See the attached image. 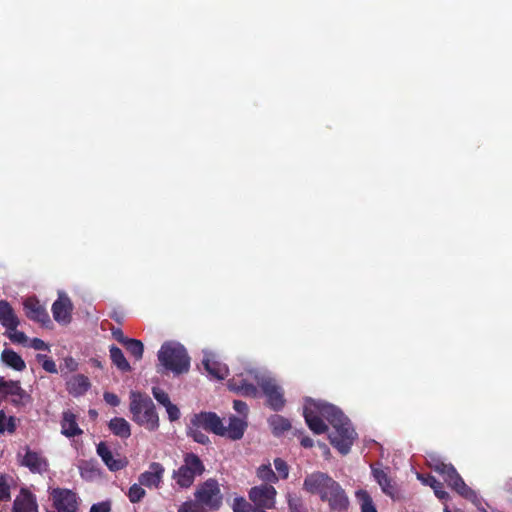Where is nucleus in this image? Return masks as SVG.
<instances>
[{
	"mask_svg": "<svg viewBox=\"0 0 512 512\" xmlns=\"http://www.w3.org/2000/svg\"><path fill=\"white\" fill-rule=\"evenodd\" d=\"M88 413H89L90 418H92V419H95L98 416L97 411L94 409H90Z\"/></svg>",
	"mask_w": 512,
	"mask_h": 512,
	"instance_id": "obj_57",
	"label": "nucleus"
},
{
	"mask_svg": "<svg viewBox=\"0 0 512 512\" xmlns=\"http://www.w3.org/2000/svg\"><path fill=\"white\" fill-rule=\"evenodd\" d=\"M164 473L165 468L161 463L152 462L149 465V470L144 471L139 475L138 482L140 485L149 489L160 488L163 482Z\"/></svg>",
	"mask_w": 512,
	"mask_h": 512,
	"instance_id": "obj_14",
	"label": "nucleus"
},
{
	"mask_svg": "<svg viewBox=\"0 0 512 512\" xmlns=\"http://www.w3.org/2000/svg\"><path fill=\"white\" fill-rule=\"evenodd\" d=\"M248 496L255 506L254 510L260 512L275 507L277 491L272 485L261 484L252 487L249 490Z\"/></svg>",
	"mask_w": 512,
	"mask_h": 512,
	"instance_id": "obj_9",
	"label": "nucleus"
},
{
	"mask_svg": "<svg viewBox=\"0 0 512 512\" xmlns=\"http://www.w3.org/2000/svg\"><path fill=\"white\" fill-rule=\"evenodd\" d=\"M1 361L8 367L16 370L23 371L26 368L25 361L22 357L12 349H4L1 353Z\"/></svg>",
	"mask_w": 512,
	"mask_h": 512,
	"instance_id": "obj_25",
	"label": "nucleus"
},
{
	"mask_svg": "<svg viewBox=\"0 0 512 512\" xmlns=\"http://www.w3.org/2000/svg\"><path fill=\"white\" fill-rule=\"evenodd\" d=\"M430 468L438 473L444 480V482L460 496L468 500L476 498V493L472 490L463 478L457 472L456 468L451 463H445L439 458L433 457L429 462Z\"/></svg>",
	"mask_w": 512,
	"mask_h": 512,
	"instance_id": "obj_6",
	"label": "nucleus"
},
{
	"mask_svg": "<svg viewBox=\"0 0 512 512\" xmlns=\"http://www.w3.org/2000/svg\"><path fill=\"white\" fill-rule=\"evenodd\" d=\"M274 466L277 471V476L281 479H287L289 475V466L281 458L274 459Z\"/></svg>",
	"mask_w": 512,
	"mask_h": 512,
	"instance_id": "obj_39",
	"label": "nucleus"
},
{
	"mask_svg": "<svg viewBox=\"0 0 512 512\" xmlns=\"http://www.w3.org/2000/svg\"><path fill=\"white\" fill-rule=\"evenodd\" d=\"M51 310L54 320L59 324L67 325L71 322L73 303L65 292H58V298L52 304Z\"/></svg>",
	"mask_w": 512,
	"mask_h": 512,
	"instance_id": "obj_11",
	"label": "nucleus"
},
{
	"mask_svg": "<svg viewBox=\"0 0 512 512\" xmlns=\"http://www.w3.org/2000/svg\"><path fill=\"white\" fill-rule=\"evenodd\" d=\"M109 352H110V358H111L112 363L120 371H122V372L131 371V366H130L129 362L127 361V359L125 358L122 350L119 347L112 345L109 349Z\"/></svg>",
	"mask_w": 512,
	"mask_h": 512,
	"instance_id": "obj_29",
	"label": "nucleus"
},
{
	"mask_svg": "<svg viewBox=\"0 0 512 512\" xmlns=\"http://www.w3.org/2000/svg\"><path fill=\"white\" fill-rule=\"evenodd\" d=\"M247 428V422L236 416L229 418V425L225 427V436L231 440H239L243 437Z\"/></svg>",
	"mask_w": 512,
	"mask_h": 512,
	"instance_id": "obj_24",
	"label": "nucleus"
},
{
	"mask_svg": "<svg viewBox=\"0 0 512 512\" xmlns=\"http://www.w3.org/2000/svg\"><path fill=\"white\" fill-rule=\"evenodd\" d=\"M91 387L90 380L83 374H76L66 382L68 393L74 397L84 395Z\"/></svg>",
	"mask_w": 512,
	"mask_h": 512,
	"instance_id": "obj_20",
	"label": "nucleus"
},
{
	"mask_svg": "<svg viewBox=\"0 0 512 512\" xmlns=\"http://www.w3.org/2000/svg\"><path fill=\"white\" fill-rule=\"evenodd\" d=\"M90 512H110V505L105 502L93 504Z\"/></svg>",
	"mask_w": 512,
	"mask_h": 512,
	"instance_id": "obj_51",
	"label": "nucleus"
},
{
	"mask_svg": "<svg viewBox=\"0 0 512 512\" xmlns=\"http://www.w3.org/2000/svg\"><path fill=\"white\" fill-rule=\"evenodd\" d=\"M158 360L165 370L175 375L187 373L190 368V357L186 349L176 342H165L158 351Z\"/></svg>",
	"mask_w": 512,
	"mask_h": 512,
	"instance_id": "obj_4",
	"label": "nucleus"
},
{
	"mask_svg": "<svg viewBox=\"0 0 512 512\" xmlns=\"http://www.w3.org/2000/svg\"><path fill=\"white\" fill-rule=\"evenodd\" d=\"M303 490L327 502L332 512H344L348 509L349 499L345 490L327 473L315 471L308 474L303 481Z\"/></svg>",
	"mask_w": 512,
	"mask_h": 512,
	"instance_id": "obj_1",
	"label": "nucleus"
},
{
	"mask_svg": "<svg viewBox=\"0 0 512 512\" xmlns=\"http://www.w3.org/2000/svg\"><path fill=\"white\" fill-rule=\"evenodd\" d=\"M205 472V465L201 458L193 453H185L183 455L182 464L178 469L173 470L172 479L180 489H189L193 486L196 477L201 476Z\"/></svg>",
	"mask_w": 512,
	"mask_h": 512,
	"instance_id": "obj_7",
	"label": "nucleus"
},
{
	"mask_svg": "<svg viewBox=\"0 0 512 512\" xmlns=\"http://www.w3.org/2000/svg\"><path fill=\"white\" fill-rule=\"evenodd\" d=\"M260 386L267 397L268 406L274 411H280L285 405V399L281 387L271 379L263 380Z\"/></svg>",
	"mask_w": 512,
	"mask_h": 512,
	"instance_id": "obj_12",
	"label": "nucleus"
},
{
	"mask_svg": "<svg viewBox=\"0 0 512 512\" xmlns=\"http://www.w3.org/2000/svg\"><path fill=\"white\" fill-rule=\"evenodd\" d=\"M142 486L139 482L130 486L127 497L131 503H139L146 496V491Z\"/></svg>",
	"mask_w": 512,
	"mask_h": 512,
	"instance_id": "obj_37",
	"label": "nucleus"
},
{
	"mask_svg": "<svg viewBox=\"0 0 512 512\" xmlns=\"http://www.w3.org/2000/svg\"><path fill=\"white\" fill-rule=\"evenodd\" d=\"M177 512H207L206 509L200 507L198 502H193L192 500L183 502Z\"/></svg>",
	"mask_w": 512,
	"mask_h": 512,
	"instance_id": "obj_43",
	"label": "nucleus"
},
{
	"mask_svg": "<svg viewBox=\"0 0 512 512\" xmlns=\"http://www.w3.org/2000/svg\"><path fill=\"white\" fill-rule=\"evenodd\" d=\"M268 424L275 436H280L291 428L290 421L279 414L270 416L268 419Z\"/></svg>",
	"mask_w": 512,
	"mask_h": 512,
	"instance_id": "obj_28",
	"label": "nucleus"
},
{
	"mask_svg": "<svg viewBox=\"0 0 512 512\" xmlns=\"http://www.w3.org/2000/svg\"><path fill=\"white\" fill-rule=\"evenodd\" d=\"M25 315L32 321L47 326L51 323L49 314L36 297L27 298L24 303Z\"/></svg>",
	"mask_w": 512,
	"mask_h": 512,
	"instance_id": "obj_15",
	"label": "nucleus"
},
{
	"mask_svg": "<svg viewBox=\"0 0 512 512\" xmlns=\"http://www.w3.org/2000/svg\"><path fill=\"white\" fill-rule=\"evenodd\" d=\"M192 501L198 502V505L206 510H219L223 504V494L218 481L209 478L200 483L194 491V500Z\"/></svg>",
	"mask_w": 512,
	"mask_h": 512,
	"instance_id": "obj_8",
	"label": "nucleus"
},
{
	"mask_svg": "<svg viewBox=\"0 0 512 512\" xmlns=\"http://www.w3.org/2000/svg\"><path fill=\"white\" fill-rule=\"evenodd\" d=\"M111 318L117 321L118 323H121L122 317L117 312H114Z\"/></svg>",
	"mask_w": 512,
	"mask_h": 512,
	"instance_id": "obj_55",
	"label": "nucleus"
},
{
	"mask_svg": "<svg viewBox=\"0 0 512 512\" xmlns=\"http://www.w3.org/2000/svg\"><path fill=\"white\" fill-rule=\"evenodd\" d=\"M193 423L198 428H203L219 436H225V426L221 418L214 412H201L195 416Z\"/></svg>",
	"mask_w": 512,
	"mask_h": 512,
	"instance_id": "obj_13",
	"label": "nucleus"
},
{
	"mask_svg": "<svg viewBox=\"0 0 512 512\" xmlns=\"http://www.w3.org/2000/svg\"><path fill=\"white\" fill-rule=\"evenodd\" d=\"M330 424L333 428L329 434L331 445L341 454H348L357 436L349 419L337 408Z\"/></svg>",
	"mask_w": 512,
	"mask_h": 512,
	"instance_id": "obj_3",
	"label": "nucleus"
},
{
	"mask_svg": "<svg viewBox=\"0 0 512 512\" xmlns=\"http://www.w3.org/2000/svg\"><path fill=\"white\" fill-rule=\"evenodd\" d=\"M96 470L90 466V464L86 463L84 466L80 467V473L82 477H86L87 475H92Z\"/></svg>",
	"mask_w": 512,
	"mask_h": 512,
	"instance_id": "obj_52",
	"label": "nucleus"
},
{
	"mask_svg": "<svg viewBox=\"0 0 512 512\" xmlns=\"http://www.w3.org/2000/svg\"><path fill=\"white\" fill-rule=\"evenodd\" d=\"M30 346L35 350H49V346L40 338H33Z\"/></svg>",
	"mask_w": 512,
	"mask_h": 512,
	"instance_id": "obj_48",
	"label": "nucleus"
},
{
	"mask_svg": "<svg viewBox=\"0 0 512 512\" xmlns=\"http://www.w3.org/2000/svg\"><path fill=\"white\" fill-rule=\"evenodd\" d=\"M64 365L69 372H74L78 369V363L72 357H66L64 359Z\"/></svg>",
	"mask_w": 512,
	"mask_h": 512,
	"instance_id": "obj_50",
	"label": "nucleus"
},
{
	"mask_svg": "<svg viewBox=\"0 0 512 512\" xmlns=\"http://www.w3.org/2000/svg\"><path fill=\"white\" fill-rule=\"evenodd\" d=\"M165 409H166V412L168 414V419L171 421V422H175L177 420L180 419L181 417V412L179 410V408L173 404L172 402L170 404H168L167 406H165Z\"/></svg>",
	"mask_w": 512,
	"mask_h": 512,
	"instance_id": "obj_44",
	"label": "nucleus"
},
{
	"mask_svg": "<svg viewBox=\"0 0 512 512\" xmlns=\"http://www.w3.org/2000/svg\"><path fill=\"white\" fill-rule=\"evenodd\" d=\"M103 398H104L105 402L107 404H109L110 406L116 407L120 404L119 397L112 392H105L103 395Z\"/></svg>",
	"mask_w": 512,
	"mask_h": 512,
	"instance_id": "obj_46",
	"label": "nucleus"
},
{
	"mask_svg": "<svg viewBox=\"0 0 512 512\" xmlns=\"http://www.w3.org/2000/svg\"><path fill=\"white\" fill-rule=\"evenodd\" d=\"M372 472L383 493L392 499H395L397 497V488L388 474L382 469H373Z\"/></svg>",
	"mask_w": 512,
	"mask_h": 512,
	"instance_id": "obj_23",
	"label": "nucleus"
},
{
	"mask_svg": "<svg viewBox=\"0 0 512 512\" xmlns=\"http://www.w3.org/2000/svg\"><path fill=\"white\" fill-rule=\"evenodd\" d=\"M108 426L111 432L120 438L127 439L131 435L130 424L122 417H114L109 421Z\"/></svg>",
	"mask_w": 512,
	"mask_h": 512,
	"instance_id": "obj_26",
	"label": "nucleus"
},
{
	"mask_svg": "<svg viewBox=\"0 0 512 512\" xmlns=\"http://www.w3.org/2000/svg\"><path fill=\"white\" fill-rule=\"evenodd\" d=\"M228 388L245 397H256L258 394L257 387L252 383H245L244 386H236L235 381H228Z\"/></svg>",
	"mask_w": 512,
	"mask_h": 512,
	"instance_id": "obj_32",
	"label": "nucleus"
},
{
	"mask_svg": "<svg viewBox=\"0 0 512 512\" xmlns=\"http://www.w3.org/2000/svg\"><path fill=\"white\" fill-rule=\"evenodd\" d=\"M129 398L132 420L149 431L157 430L159 428V416L152 399L147 394L138 391H131Z\"/></svg>",
	"mask_w": 512,
	"mask_h": 512,
	"instance_id": "obj_2",
	"label": "nucleus"
},
{
	"mask_svg": "<svg viewBox=\"0 0 512 512\" xmlns=\"http://www.w3.org/2000/svg\"><path fill=\"white\" fill-rule=\"evenodd\" d=\"M7 380L4 379V377L0 376V392L2 393L3 389L5 388Z\"/></svg>",
	"mask_w": 512,
	"mask_h": 512,
	"instance_id": "obj_56",
	"label": "nucleus"
},
{
	"mask_svg": "<svg viewBox=\"0 0 512 512\" xmlns=\"http://www.w3.org/2000/svg\"><path fill=\"white\" fill-rule=\"evenodd\" d=\"M37 360L41 362L42 368L49 373H57V367L53 359L48 358L46 355L38 354Z\"/></svg>",
	"mask_w": 512,
	"mask_h": 512,
	"instance_id": "obj_42",
	"label": "nucleus"
},
{
	"mask_svg": "<svg viewBox=\"0 0 512 512\" xmlns=\"http://www.w3.org/2000/svg\"><path fill=\"white\" fill-rule=\"evenodd\" d=\"M205 370L215 379L223 380L228 376V367L226 364L216 360L214 354H206L202 361Z\"/></svg>",
	"mask_w": 512,
	"mask_h": 512,
	"instance_id": "obj_18",
	"label": "nucleus"
},
{
	"mask_svg": "<svg viewBox=\"0 0 512 512\" xmlns=\"http://www.w3.org/2000/svg\"><path fill=\"white\" fill-rule=\"evenodd\" d=\"M21 464L27 468L32 473H42L47 470L48 463L45 458H43L39 453L27 449Z\"/></svg>",
	"mask_w": 512,
	"mask_h": 512,
	"instance_id": "obj_21",
	"label": "nucleus"
},
{
	"mask_svg": "<svg viewBox=\"0 0 512 512\" xmlns=\"http://www.w3.org/2000/svg\"><path fill=\"white\" fill-rule=\"evenodd\" d=\"M0 323L6 330H15L20 323L12 306L6 300H0Z\"/></svg>",
	"mask_w": 512,
	"mask_h": 512,
	"instance_id": "obj_22",
	"label": "nucleus"
},
{
	"mask_svg": "<svg viewBox=\"0 0 512 512\" xmlns=\"http://www.w3.org/2000/svg\"><path fill=\"white\" fill-rule=\"evenodd\" d=\"M111 331L114 339L123 345L129 339L124 336L123 331L120 328L113 327Z\"/></svg>",
	"mask_w": 512,
	"mask_h": 512,
	"instance_id": "obj_49",
	"label": "nucleus"
},
{
	"mask_svg": "<svg viewBox=\"0 0 512 512\" xmlns=\"http://www.w3.org/2000/svg\"><path fill=\"white\" fill-rule=\"evenodd\" d=\"M152 395L164 407L171 403L168 393L159 387L152 388Z\"/></svg>",
	"mask_w": 512,
	"mask_h": 512,
	"instance_id": "obj_40",
	"label": "nucleus"
},
{
	"mask_svg": "<svg viewBox=\"0 0 512 512\" xmlns=\"http://www.w3.org/2000/svg\"><path fill=\"white\" fill-rule=\"evenodd\" d=\"M57 512H78V500L75 492L56 488L51 493Z\"/></svg>",
	"mask_w": 512,
	"mask_h": 512,
	"instance_id": "obj_10",
	"label": "nucleus"
},
{
	"mask_svg": "<svg viewBox=\"0 0 512 512\" xmlns=\"http://www.w3.org/2000/svg\"><path fill=\"white\" fill-rule=\"evenodd\" d=\"M356 497L360 501L361 512H377L373 500L366 490L357 491Z\"/></svg>",
	"mask_w": 512,
	"mask_h": 512,
	"instance_id": "obj_34",
	"label": "nucleus"
},
{
	"mask_svg": "<svg viewBox=\"0 0 512 512\" xmlns=\"http://www.w3.org/2000/svg\"><path fill=\"white\" fill-rule=\"evenodd\" d=\"M228 381H235L236 383V386H244L245 383H249L246 379L243 378L242 375H236V376H233L231 379H229Z\"/></svg>",
	"mask_w": 512,
	"mask_h": 512,
	"instance_id": "obj_53",
	"label": "nucleus"
},
{
	"mask_svg": "<svg viewBox=\"0 0 512 512\" xmlns=\"http://www.w3.org/2000/svg\"><path fill=\"white\" fill-rule=\"evenodd\" d=\"M60 424L61 433L67 438L83 434V430L78 426L77 416L70 410L63 411Z\"/></svg>",
	"mask_w": 512,
	"mask_h": 512,
	"instance_id": "obj_19",
	"label": "nucleus"
},
{
	"mask_svg": "<svg viewBox=\"0 0 512 512\" xmlns=\"http://www.w3.org/2000/svg\"><path fill=\"white\" fill-rule=\"evenodd\" d=\"M12 512H39L36 496L22 487L13 501Z\"/></svg>",
	"mask_w": 512,
	"mask_h": 512,
	"instance_id": "obj_16",
	"label": "nucleus"
},
{
	"mask_svg": "<svg viewBox=\"0 0 512 512\" xmlns=\"http://www.w3.org/2000/svg\"><path fill=\"white\" fill-rule=\"evenodd\" d=\"M257 477L264 482V484L271 485L277 483L279 477L272 470L270 463L262 464L257 468Z\"/></svg>",
	"mask_w": 512,
	"mask_h": 512,
	"instance_id": "obj_31",
	"label": "nucleus"
},
{
	"mask_svg": "<svg viewBox=\"0 0 512 512\" xmlns=\"http://www.w3.org/2000/svg\"><path fill=\"white\" fill-rule=\"evenodd\" d=\"M96 451L110 471H119L125 468L128 464L126 458L121 457L119 454L114 456L105 442H100L97 445Z\"/></svg>",
	"mask_w": 512,
	"mask_h": 512,
	"instance_id": "obj_17",
	"label": "nucleus"
},
{
	"mask_svg": "<svg viewBox=\"0 0 512 512\" xmlns=\"http://www.w3.org/2000/svg\"><path fill=\"white\" fill-rule=\"evenodd\" d=\"M5 335L13 342L17 344L25 345L28 341L27 336L24 332L17 330H6Z\"/></svg>",
	"mask_w": 512,
	"mask_h": 512,
	"instance_id": "obj_38",
	"label": "nucleus"
},
{
	"mask_svg": "<svg viewBox=\"0 0 512 512\" xmlns=\"http://www.w3.org/2000/svg\"><path fill=\"white\" fill-rule=\"evenodd\" d=\"M124 346L128 353L135 358L136 361H139L143 357L144 345L140 340L129 338Z\"/></svg>",
	"mask_w": 512,
	"mask_h": 512,
	"instance_id": "obj_33",
	"label": "nucleus"
},
{
	"mask_svg": "<svg viewBox=\"0 0 512 512\" xmlns=\"http://www.w3.org/2000/svg\"><path fill=\"white\" fill-rule=\"evenodd\" d=\"M190 435L193 438V440L199 444L205 445L209 443V437L198 428L193 429Z\"/></svg>",
	"mask_w": 512,
	"mask_h": 512,
	"instance_id": "obj_45",
	"label": "nucleus"
},
{
	"mask_svg": "<svg viewBox=\"0 0 512 512\" xmlns=\"http://www.w3.org/2000/svg\"><path fill=\"white\" fill-rule=\"evenodd\" d=\"M16 418L7 416L3 410L0 411V434L8 432L10 434L16 431Z\"/></svg>",
	"mask_w": 512,
	"mask_h": 512,
	"instance_id": "obj_35",
	"label": "nucleus"
},
{
	"mask_svg": "<svg viewBox=\"0 0 512 512\" xmlns=\"http://www.w3.org/2000/svg\"><path fill=\"white\" fill-rule=\"evenodd\" d=\"M233 408L236 412L243 415L244 417L247 416L248 413V406L244 401L241 400H234L233 402Z\"/></svg>",
	"mask_w": 512,
	"mask_h": 512,
	"instance_id": "obj_47",
	"label": "nucleus"
},
{
	"mask_svg": "<svg viewBox=\"0 0 512 512\" xmlns=\"http://www.w3.org/2000/svg\"><path fill=\"white\" fill-rule=\"evenodd\" d=\"M2 393L5 395L14 396L15 398H13L11 400V402L14 405L21 404L23 398L27 397V394H26L25 390L21 387L20 382L13 381V380H8L6 382L5 388L3 389Z\"/></svg>",
	"mask_w": 512,
	"mask_h": 512,
	"instance_id": "obj_27",
	"label": "nucleus"
},
{
	"mask_svg": "<svg viewBox=\"0 0 512 512\" xmlns=\"http://www.w3.org/2000/svg\"><path fill=\"white\" fill-rule=\"evenodd\" d=\"M336 409L337 407L326 402L308 399L304 405L303 416L311 431L315 434H323L328 429L323 419L331 423Z\"/></svg>",
	"mask_w": 512,
	"mask_h": 512,
	"instance_id": "obj_5",
	"label": "nucleus"
},
{
	"mask_svg": "<svg viewBox=\"0 0 512 512\" xmlns=\"http://www.w3.org/2000/svg\"><path fill=\"white\" fill-rule=\"evenodd\" d=\"M300 443H301V446H303L304 448H311V447H313V444H314L313 440L307 436L303 437L301 439Z\"/></svg>",
	"mask_w": 512,
	"mask_h": 512,
	"instance_id": "obj_54",
	"label": "nucleus"
},
{
	"mask_svg": "<svg viewBox=\"0 0 512 512\" xmlns=\"http://www.w3.org/2000/svg\"><path fill=\"white\" fill-rule=\"evenodd\" d=\"M418 478L422 480L424 484L429 485L440 500H447L449 498V494L445 491L443 483L437 480L434 476L427 475L426 477H423L422 475H418Z\"/></svg>",
	"mask_w": 512,
	"mask_h": 512,
	"instance_id": "obj_30",
	"label": "nucleus"
},
{
	"mask_svg": "<svg viewBox=\"0 0 512 512\" xmlns=\"http://www.w3.org/2000/svg\"><path fill=\"white\" fill-rule=\"evenodd\" d=\"M233 512H250L252 505L245 500L243 497H236L233 500Z\"/></svg>",
	"mask_w": 512,
	"mask_h": 512,
	"instance_id": "obj_41",
	"label": "nucleus"
},
{
	"mask_svg": "<svg viewBox=\"0 0 512 512\" xmlns=\"http://www.w3.org/2000/svg\"><path fill=\"white\" fill-rule=\"evenodd\" d=\"M11 477L0 473V502L11 500Z\"/></svg>",
	"mask_w": 512,
	"mask_h": 512,
	"instance_id": "obj_36",
	"label": "nucleus"
}]
</instances>
